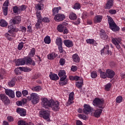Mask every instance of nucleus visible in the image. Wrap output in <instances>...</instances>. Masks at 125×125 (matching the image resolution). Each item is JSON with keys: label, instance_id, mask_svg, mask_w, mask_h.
Listing matches in <instances>:
<instances>
[{"label": "nucleus", "instance_id": "nucleus-51", "mask_svg": "<svg viewBox=\"0 0 125 125\" xmlns=\"http://www.w3.org/2000/svg\"><path fill=\"white\" fill-rule=\"evenodd\" d=\"M42 22H44V23H49L50 22V20L47 17H44L41 20Z\"/></svg>", "mask_w": 125, "mask_h": 125}, {"label": "nucleus", "instance_id": "nucleus-14", "mask_svg": "<svg viewBox=\"0 0 125 125\" xmlns=\"http://www.w3.org/2000/svg\"><path fill=\"white\" fill-rule=\"evenodd\" d=\"M58 75L60 78V81H64L67 79V75H66V71L65 70H60Z\"/></svg>", "mask_w": 125, "mask_h": 125}, {"label": "nucleus", "instance_id": "nucleus-24", "mask_svg": "<svg viewBox=\"0 0 125 125\" xmlns=\"http://www.w3.org/2000/svg\"><path fill=\"white\" fill-rule=\"evenodd\" d=\"M114 4V0H107L105 8L106 9H110V8H112Z\"/></svg>", "mask_w": 125, "mask_h": 125}, {"label": "nucleus", "instance_id": "nucleus-39", "mask_svg": "<svg viewBox=\"0 0 125 125\" xmlns=\"http://www.w3.org/2000/svg\"><path fill=\"white\" fill-rule=\"evenodd\" d=\"M19 13H20V12H21V11H24V10H26V9L27 8V6L25 5L19 6Z\"/></svg>", "mask_w": 125, "mask_h": 125}, {"label": "nucleus", "instance_id": "nucleus-23", "mask_svg": "<svg viewBox=\"0 0 125 125\" xmlns=\"http://www.w3.org/2000/svg\"><path fill=\"white\" fill-rule=\"evenodd\" d=\"M63 43L66 47H72L73 45V42L69 40H64Z\"/></svg>", "mask_w": 125, "mask_h": 125}, {"label": "nucleus", "instance_id": "nucleus-44", "mask_svg": "<svg viewBox=\"0 0 125 125\" xmlns=\"http://www.w3.org/2000/svg\"><path fill=\"white\" fill-rule=\"evenodd\" d=\"M73 9H81V4L80 3H75L73 6Z\"/></svg>", "mask_w": 125, "mask_h": 125}, {"label": "nucleus", "instance_id": "nucleus-9", "mask_svg": "<svg viewBox=\"0 0 125 125\" xmlns=\"http://www.w3.org/2000/svg\"><path fill=\"white\" fill-rule=\"evenodd\" d=\"M65 18L66 17L65 16V15L63 14L60 13L56 15L54 19L56 22H61L63 21V20H64Z\"/></svg>", "mask_w": 125, "mask_h": 125}, {"label": "nucleus", "instance_id": "nucleus-34", "mask_svg": "<svg viewBox=\"0 0 125 125\" xmlns=\"http://www.w3.org/2000/svg\"><path fill=\"white\" fill-rule=\"evenodd\" d=\"M43 4L42 3H38L35 4V8L36 9H37V11H40V10H42V8L43 7Z\"/></svg>", "mask_w": 125, "mask_h": 125}, {"label": "nucleus", "instance_id": "nucleus-60", "mask_svg": "<svg viewBox=\"0 0 125 125\" xmlns=\"http://www.w3.org/2000/svg\"><path fill=\"white\" fill-rule=\"evenodd\" d=\"M21 93L23 96H26V95H28V94H29V92L26 90H23L22 91Z\"/></svg>", "mask_w": 125, "mask_h": 125}, {"label": "nucleus", "instance_id": "nucleus-22", "mask_svg": "<svg viewBox=\"0 0 125 125\" xmlns=\"http://www.w3.org/2000/svg\"><path fill=\"white\" fill-rule=\"evenodd\" d=\"M103 111V109L102 108L97 109L94 112V117H95V118H99V117L101 116V114Z\"/></svg>", "mask_w": 125, "mask_h": 125}, {"label": "nucleus", "instance_id": "nucleus-12", "mask_svg": "<svg viewBox=\"0 0 125 125\" xmlns=\"http://www.w3.org/2000/svg\"><path fill=\"white\" fill-rule=\"evenodd\" d=\"M21 22V16H15L13 19L10 20V23L13 25H16V24H20Z\"/></svg>", "mask_w": 125, "mask_h": 125}, {"label": "nucleus", "instance_id": "nucleus-15", "mask_svg": "<svg viewBox=\"0 0 125 125\" xmlns=\"http://www.w3.org/2000/svg\"><path fill=\"white\" fill-rule=\"evenodd\" d=\"M74 92H72L69 95L68 100L66 104V106H70L71 104L74 103Z\"/></svg>", "mask_w": 125, "mask_h": 125}, {"label": "nucleus", "instance_id": "nucleus-46", "mask_svg": "<svg viewBox=\"0 0 125 125\" xmlns=\"http://www.w3.org/2000/svg\"><path fill=\"white\" fill-rule=\"evenodd\" d=\"M107 77V73L106 71L105 72L103 71H101L100 72V77L102 79H106V77Z\"/></svg>", "mask_w": 125, "mask_h": 125}, {"label": "nucleus", "instance_id": "nucleus-57", "mask_svg": "<svg viewBox=\"0 0 125 125\" xmlns=\"http://www.w3.org/2000/svg\"><path fill=\"white\" fill-rule=\"evenodd\" d=\"M65 62H66V61H65V59L63 58L61 59L59 61V63L61 66H64Z\"/></svg>", "mask_w": 125, "mask_h": 125}, {"label": "nucleus", "instance_id": "nucleus-1", "mask_svg": "<svg viewBox=\"0 0 125 125\" xmlns=\"http://www.w3.org/2000/svg\"><path fill=\"white\" fill-rule=\"evenodd\" d=\"M8 29L9 30L8 31V33H6L4 36L8 41H12L13 39L11 37H13V36L11 35H12L13 32H18L19 29H18V28L14 27L13 25H12L8 26Z\"/></svg>", "mask_w": 125, "mask_h": 125}, {"label": "nucleus", "instance_id": "nucleus-62", "mask_svg": "<svg viewBox=\"0 0 125 125\" xmlns=\"http://www.w3.org/2000/svg\"><path fill=\"white\" fill-rule=\"evenodd\" d=\"M58 49L59 50L60 53H63V52H64L62 45L58 46Z\"/></svg>", "mask_w": 125, "mask_h": 125}, {"label": "nucleus", "instance_id": "nucleus-5", "mask_svg": "<svg viewBox=\"0 0 125 125\" xmlns=\"http://www.w3.org/2000/svg\"><path fill=\"white\" fill-rule=\"evenodd\" d=\"M52 102V100H48L46 98H44L42 99L41 105L45 109H49Z\"/></svg>", "mask_w": 125, "mask_h": 125}, {"label": "nucleus", "instance_id": "nucleus-19", "mask_svg": "<svg viewBox=\"0 0 125 125\" xmlns=\"http://www.w3.org/2000/svg\"><path fill=\"white\" fill-rule=\"evenodd\" d=\"M17 112L21 117H25V116L27 115V111H26V109L23 108H18L17 109Z\"/></svg>", "mask_w": 125, "mask_h": 125}, {"label": "nucleus", "instance_id": "nucleus-56", "mask_svg": "<svg viewBox=\"0 0 125 125\" xmlns=\"http://www.w3.org/2000/svg\"><path fill=\"white\" fill-rule=\"evenodd\" d=\"M42 23V21L37 20V22L35 24V27L36 29H39L40 26H41V24Z\"/></svg>", "mask_w": 125, "mask_h": 125}, {"label": "nucleus", "instance_id": "nucleus-30", "mask_svg": "<svg viewBox=\"0 0 125 125\" xmlns=\"http://www.w3.org/2000/svg\"><path fill=\"white\" fill-rule=\"evenodd\" d=\"M101 38L103 40H107V38H108L107 34H106V32H105V31L104 30H101Z\"/></svg>", "mask_w": 125, "mask_h": 125}, {"label": "nucleus", "instance_id": "nucleus-49", "mask_svg": "<svg viewBox=\"0 0 125 125\" xmlns=\"http://www.w3.org/2000/svg\"><path fill=\"white\" fill-rule=\"evenodd\" d=\"M18 125H28V123L23 120H20L18 122Z\"/></svg>", "mask_w": 125, "mask_h": 125}, {"label": "nucleus", "instance_id": "nucleus-59", "mask_svg": "<svg viewBox=\"0 0 125 125\" xmlns=\"http://www.w3.org/2000/svg\"><path fill=\"white\" fill-rule=\"evenodd\" d=\"M77 70H78V66H76V65H72L71 67V70L72 72H76V71H77Z\"/></svg>", "mask_w": 125, "mask_h": 125}, {"label": "nucleus", "instance_id": "nucleus-17", "mask_svg": "<svg viewBox=\"0 0 125 125\" xmlns=\"http://www.w3.org/2000/svg\"><path fill=\"white\" fill-rule=\"evenodd\" d=\"M5 93L6 95H8V96L11 97V98H14V97H15V93L14 92V91L12 89H5Z\"/></svg>", "mask_w": 125, "mask_h": 125}, {"label": "nucleus", "instance_id": "nucleus-16", "mask_svg": "<svg viewBox=\"0 0 125 125\" xmlns=\"http://www.w3.org/2000/svg\"><path fill=\"white\" fill-rule=\"evenodd\" d=\"M107 78L113 79L115 75V71L112 69H107L106 70Z\"/></svg>", "mask_w": 125, "mask_h": 125}, {"label": "nucleus", "instance_id": "nucleus-6", "mask_svg": "<svg viewBox=\"0 0 125 125\" xmlns=\"http://www.w3.org/2000/svg\"><path fill=\"white\" fill-rule=\"evenodd\" d=\"M49 108H51L53 111H55V112L59 111V109H60L59 102H58V101L52 100Z\"/></svg>", "mask_w": 125, "mask_h": 125}, {"label": "nucleus", "instance_id": "nucleus-54", "mask_svg": "<svg viewBox=\"0 0 125 125\" xmlns=\"http://www.w3.org/2000/svg\"><path fill=\"white\" fill-rule=\"evenodd\" d=\"M24 46V43L23 42H21L19 43L18 46V50H21Z\"/></svg>", "mask_w": 125, "mask_h": 125}, {"label": "nucleus", "instance_id": "nucleus-41", "mask_svg": "<svg viewBox=\"0 0 125 125\" xmlns=\"http://www.w3.org/2000/svg\"><path fill=\"white\" fill-rule=\"evenodd\" d=\"M111 86H112V84L111 83H108L106 84L104 86L105 90H106V91H109L110 90V88H111Z\"/></svg>", "mask_w": 125, "mask_h": 125}, {"label": "nucleus", "instance_id": "nucleus-38", "mask_svg": "<svg viewBox=\"0 0 125 125\" xmlns=\"http://www.w3.org/2000/svg\"><path fill=\"white\" fill-rule=\"evenodd\" d=\"M36 54V49L33 48L29 52L28 55L29 57H33Z\"/></svg>", "mask_w": 125, "mask_h": 125}, {"label": "nucleus", "instance_id": "nucleus-37", "mask_svg": "<svg viewBox=\"0 0 125 125\" xmlns=\"http://www.w3.org/2000/svg\"><path fill=\"white\" fill-rule=\"evenodd\" d=\"M31 89L33 91L39 92V91H41L42 90V87H41V86H36L32 87Z\"/></svg>", "mask_w": 125, "mask_h": 125}, {"label": "nucleus", "instance_id": "nucleus-55", "mask_svg": "<svg viewBox=\"0 0 125 125\" xmlns=\"http://www.w3.org/2000/svg\"><path fill=\"white\" fill-rule=\"evenodd\" d=\"M78 117L80 119H82V120H85L87 119V117H86V116L85 115L83 114H79Z\"/></svg>", "mask_w": 125, "mask_h": 125}, {"label": "nucleus", "instance_id": "nucleus-31", "mask_svg": "<svg viewBox=\"0 0 125 125\" xmlns=\"http://www.w3.org/2000/svg\"><path fill=\"white\" fill-rule=\"evenodd\" d=\"M19 69L20 71H22V72H31V71H32L31 68L26 67H19Z\"/></svg>", "mask_w": 125, "mask_h": 125}, {"label": "nucleus", "instance_id": "nucleus-40", "mask_svg": "<svg viewBox=\"0 0 125 125\" xmlns=\"http://www.w3.org/2000/svg\"><path fill=\"white\" fill-rule=\"evenodd\" d=\"M59 83L60 85H66V84L68 83V79L66 78L63 81H60V82H59Z\"/></svg>", "mask_w": 125, "mask_h": 125}, {"label": "nucleus", "instance_id": "nucleus-45", "mask_svg": "<svg viewBox=\"0 0 125 125\" xmlns=\"http://www.w3.org/2000/svg\"><path fill=\"white\" fill-rule=\"evenodd\" d=\"M9 86L13 87L15 85V80L14 79L12 80L8 83Z\"/></svg>", "mask_w": 125, "mask_h": 125}, {"label": "nucleus", "instance_id": "nucleus-10", "mask_svg": "<svg viewBox=\"0 0 125 125\" xmlns=\"http://www.w3.org/2000/svg\"><path fill=\"white\" fill-rule=\"evenodd\" d=\"M112 42L113 44L116 45L117 49H121V46L120 45V43H121V42H122V39L121 38H113L112 39Z\"/></svg>", "mask_w": 125, "mask_h": 125}, {"label": "nucleus", "instance_id": "nucleus-21", "mask_svg": "<svg viewBox=\"0 0 125 125\" xmlns=\"http://www.w3.org/2000/svg\"><path fill=\"white\" fill-rule=\"evenodd\" d=\"M17 66L25 65V58L20 59H17L15 62Z\"/></svg>", "mask_w": 125, "mask_h": 125}, {"label": "nucleus", "instance_id": "nucleus-13", "mask_svg": "<svg viewBox=\"0 0 125 125\" xmlns=\"http://www.w3.org/2000/svg\"><path fill=\"white\" fill-rule=\"evenodd\" d=\"M24 62L25 65H33V66H35L36 65V62L35 61L32 60V58L29 57H25L24 58Z\"/></svg>", "mask_w": 125, "mask_h": 125}, {"label": "nucleus", "instance_id": "nucleus-18", "mask_svg": "<svg viewBox=\"0 0 125 125\" xmlns=\"http://www.w3.org/2000/svg\"><path fill=\"white\" fill-rule=\"evenodd\" d=\"M78 81H80L76 82V85L78 88L81 89L82 87H83V78L79 77Z\"/></svg>", "mask_w": 125, "mask_h": 125}, {"label": "nucleus", "instance_id": "nucleus-3", "mask_svg": "<svg viewBox=\"0 0 125 125\" xmlns=\"http://www.w3.org/2000/svg\"><path fill=\"white\" fill-rule=\"evenodd\" d=\"M28 99L31 101L32 104H38L40 102V96L35 93H31L30 97L28 98Z\"/></svg>", "mask_w": 125, "mask_h": 125}, {"label": "nucleus", "instance_id": "nucleus-25", "mask_svg": "<svg viewBox=\"0 0 125 125\" xmlns=\"http://www.w3.org/2000/svg\"><path fill=\"white\" fill-rule=\"evenodd\" d=\"M72 58L73 62H75V63H79L81 60L80 57H79V55L77 54L73 55Z\"/></svg>", "mask_w": 125, "mask_h": 125}, {"label": "nucleus", "instance_id": "nucleus-42", "mask_svg": "<svg viewBox=\"0 0 125 125\" xmlns=\"http://www.w3.org/2000/svg\"><path fill=\"white\" fill-rule=\"evenodd\" d=\"M86 43H89V44H93L95 43V40L94 39H87L86 40Z\"/></svg>", "mask_w": 125, "mask_h": 125}, {"label": "nucleus", "instance_id": "nucleus-50", "mask_svg": "<svg viewBox=\"0 0 125 125\" xmlns=\"http://www.w3.org/2000/svg\"><path fill=\"white\" fill-rule=\"evenodd\" d=\"M91 77L92 79H96L97 78V72L96 71L91 72Z\"/></svg>", "mask_w": 125, "mask_h": 125}, {"label": "nucleus", "instance_id": "nucleus-63", "mask_svg": "<svg viewBox=\"0 0 125 125\" xmlns=\"http://www.w3.org/2000/svg\"><path fill=\"white\" fill-rule=\"evenodd\" d=\"M17 97H21L22 96V93L21 91H18L16 93Z\"/></svg>", "mask_w": 125, "mask_h": 125}, {"label": "nucleus", "instance_id": "nucleus-28", "mask_svg": "<svg viewBox=\"0 0 125 125\" xmlns=\"http://www.w3.org/2000/svg\"><path fill=\"white\" fill-rule=\"evenodd\" d=\"M61 7H54L52 9V12H53V15L54 16H55L56 14H57L59 12V11L61 10Z\"/></svg>", "mask_w": 125, "mask_h": 125}, {"label": "nucleus", "instance_id": "nucleus-64", "mask_svg": "<svg viewBox=\"0 0 125 125\" xmlns=\"http://www.w3.org/2000/svg\"><path fill=\"white\" fill-rule=\"evenodd\" d=\"M108 12L110 14H116V13H117V11L116 10L111 9L109 10Z\"/></svg>", "mask_w": 125, "mask_h": 125}, {"label": "nucleus", "instance_id": "nucleus-11", "mask_svg": "<svg viewBox=\"0 0 125 125\" xmlns=\"http://www.w3.org/2000/svg\"><path fill=\"white\" fill-rule=\"evenodd\" d=\"M0 98L1 100L3 102L5 105H8L10 104V101L7 96H5L4 94H0Z\"/></svg>", "mask_w": 125, "mask_h": 125}, {"label": "nucleus", "instance_id": "nucleus-26", "mask_svg": "<svg viewBox=\"0 0 125 125\" xmlns=\"http://www.w3.org/2000/svg\"><path fill=\"white\" fill-rule=\"evenodd\" d=\"M103 18V17L102 16L98 15L95 17L94 19V23H100L102 21V19Z\"/></svg>", "mask_w": 125, "mask_h": 125}, {"label": "nucleus", "instance_id": "nucleus-53", "mask_svg": "<svg viewBox=\"0 0 125 125\" xmlns=\"http://www.w3.org/2000/svg\"><path fill=\"white\" fill-rule=\"evenodd\" d=\"M80 77L78 76H69V79L70 81H78Z\"/></svg>", "mask_w": 125, "mask_h": 125}, {"label": "nucleus", "instance_id": "nucleus-35", "mask_svg": "<svg viewBox=\"0 0 125 125\" xmlns=\"http://www.w3.org/2000/svg\"><path fill=\"white\" fill-rule=\"evenodd\" d=\"M56 43L58 46H61L63 44V42H62V39L61 38L58 37L56 39Z\"/></svg>", "mask_w": 125, "mask_h": 125}, {"label": "nucleus", "instance_id": "nucleus-61", "mask_svg": "<svg viewBox=\"0 0 125 125\" xmlns=\"http://www.w3.org/2000/svg\"><path fill=\"white\" fill-rule=\"evenodd\" d=\"M7 120H8V122H13L14 118L12 116H9L7 117Z\"/></svg>", "mask_w": 125, "mask_h": 125}, {"label": "nucleus", "instance_id": "nucleus-20", "mask_svg": "<svg viewBox=\"0 0 125 125\" xmlns=\"http://www.w3.org/2000/svg\"><path fill=\"white\" fill-rule=\"evenodd\" d=\"M49 77L51 81H58L59 80V77L55 73L50 72Z\"/></svg>", "mask_w": 125, "mask_h": 125}, {"label": "nucleus", "instance_id": "nucleus-58", "mask_svg": "<svg viewBox=\"0 0 125 125\" xmlns=\"http://www.w3.org/2000/svg\"><path fill=\"white\" fill-rule=\"evenodd\" d=\"M88 17V14L86 12H83L82 14V18L83 19H85Z\"/></svg>", "mask_w": 125, "mask_h": 125}, {"label": "nucleus", "instance_id": "nucleus-2", "mask_svg": "<svg viewBox=\"0 0 125 125\" xmlns=\"http://www.w3.org/2000/svg\"><path fill=\"white\" fill-rule=\"evenodd\" d=\"M107 20L108 23L109 25V28L111 29V30H112L113 32H117V31H120V27H119V26L116 24V23L115 21H114V20H113L111 17L107 16Z\"/></svg>", "mask_w": 125, "mask_h": 125}, {"label": "nucleus", "instance_id": "nucleus-47", "mask_svg": "<svg viewBox=\"0 0 125 125\" xmlns=\"http://www.w3.org/2000/svg\"><path fill=\"white\" fill-rule=\"evenodd\" d=\"M2 9H3V15L5 16H6L8 13V7H3Z\"/></svg>", "mask_w": 125, "mask_h": 125}, {"label": "nucleus", "instance_id": "nucleus-32", "mask_svg": "<svg viewBox=\"0 0 125 125\" xmlns=\"http://www.w3.org/2000/svg\"><path fill=\"white\" fill-rule=\"evenodd\" d=\"M8 23L5 20L2 19L0 20V27H7Z\"/></svg>", "mask_w": 125, "mask_h": 125}, {"label": "nucleus", "instance_id": "nucleus-52", "mask_svg": "<svg viewBox=\"0 0 125 125\" xmlns=\"http://www.w3.org/2000/svg\"><path fill=\"white\" fill-rule=\"evenodd\" d=\"M14 13H19V6H14L13 8Z\"/></svg>", "mask_w": 125, "mask_h": 125}, {"label": "nucleus", "instance_id": "nucleus-8", "mask_svg": "<svg viewBox=\"0 0 125 125\" xmlns=\"http://www.w3.org/2000/svg\"><path fill=\"white\" fill-rule=\"evenodd\" d=\"M93 108L90 106L89 104H85L83 105V113L85 115H88L89 113L93 112Z\"/></svg>", "mask_w": 125, "mask_h": 125}, {"label": "nucleus", "instance_id": "nucleus-27", "mask_svg": "<svg viewBox=\"0 0 125 125\" xmlns=\"http://www.w3.org/2000/svg\"><path fill=\"white\" fill-rule=\"evenodd\" d=\"M56 57H57V54H56L54 52L50 53L47 55V59L49 60H53Z\"/></svg>", "mask_w": 125, "mask_h": 125}, {"label": "nucleus", "instance_id": "nucleus-36", "mask_svg": "<svg viewBox=\"0 0 125 125\" xmlns=\"http://www.w3.org/2000/svg\"><path fill=\"white\" fill-rule=\"evenodd\" d=\"M44 42L47 44H49L51 42V39H50V37L47 36L44 39Z\"/></svg>", "mask_w": 125, "mask_h": 125}, {"label": "nucleus", "instance_id": "nucleus-4", "mask_svg": "<svg viewBox=\"0 0 125 125\" xmlns=\"http://www.w3.org/2000/svg\"><path fill=\"white\" fill-rule=\"evenodd\" d=\"M104 102L103 100H101L98 98H96L93 101V105L95 107H98L100 109H104L103 104Z\"/></svg>", "mask_w": 125, "mask_h": 125}, {"label": "nucleus", "instance_id": "nucleus-48", "mask_svg": "<svg viewBox=\"0 0 125 125\" xmlns=\"http://www.w3.org/2000/svg\"><path fill=\"white\" fill-rule=\"evenodd\" d=\"M122 101H123V97L121 96H118L116 99V103H122Z\"/></svg>", "mask_w": 125, "mask_h": 125}, {"label": "nucleus", "instance_id": "nucleus-33", "mask_svg": "<svg viewBox=\"0 0 125 125\" xmlns=\"http://www.w3.org/2000/svg\"><path fill=\"white\" fill-rule=\"evenodd\" d=\"M65 26L63 24H59L58 25L57 30L60 33H63Z\"/></svg>", "mask_w": 125, "mask_h": 125}, {"label": "nucleus", "instance_id": "nucleus-7", "mask_svg": "<svg viewBox=\"0 0 125 125\" xmlns=\"http://www.w3.org/2000/svg\"><path fill=\"white\" fill-rule=\"evenodd\" d=\"M41 117L45 119V120H48L49 119V116L50 115V112L49 110H42L39 112Z\"/></svg>", "mask_w": 125, "mask_h": 125}, {"label": "nucleus", "instance_id": "nucleus-29", "mask_svg": "<svg viewBox=\"0 0 125 125\" xmlns=\"http://www.w3.org/2000/svg\"><path fill=\"white\" fill-rule=\"evenodd\" d=\"M69 18L70 20L75 21L78 18L77 15L73 12H70L69 15Z\"/></svg>", "mask_w": 125, "mask_h": 125}, {"label": "nucleus", "instance_id": "nucleus-43", "mask_svg": "<svg viewBox=\"0 0 125 125\" xmlns=\"http://www.w3.org/2000/svg\"><path fill=\"white\" fill-rule=\"evenodd\" d=\"M36 16L38 21H42V15H41V11H37Z\"/></svg>", "mask_w": 125, "mask_h": 125}]
</instances>
